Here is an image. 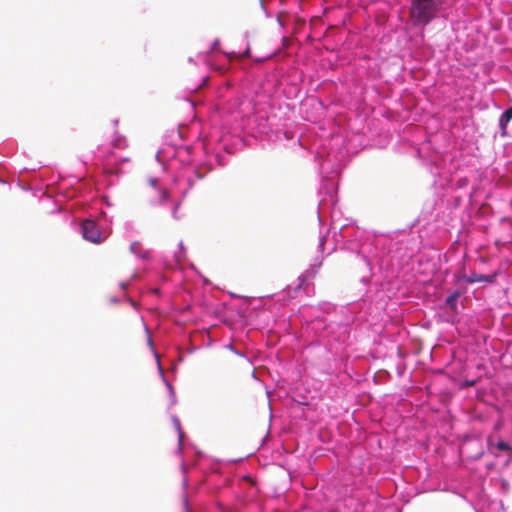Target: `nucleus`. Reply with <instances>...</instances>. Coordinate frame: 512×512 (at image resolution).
Here are the masks:
<instances>
[{
	"label": "nucleus",
	"instance_id": "nucleus-4",
	"mask_svg": "<svg viewBox=\"0 0 512 512\" xmlns=\"http://www.w3.org/2000/svg\"><path fill=\"white\" fill-rule=\"evenodd\" d=\"M494 275H483V274H477V273H472L471 275L469 276H464L463 279L467 282V283H477V282H487V283H492L494 281Z\"/></svg>",
	"mask_w": 512,
	"mask_h": 512
},
{
	"label": "nucleus",
	"instance_id": "nucleus-13",
	"mask_svg": "<svg viewBox=\"0 0 512 512\" xmlns=\"http://www.w3.org/2000/svg\"><path fill=\"white\" fill-rule=\"evenodd\" d=\"M38 176L40 177V181H41V183H42V184H44V179L42 178V175H41V174H39Z\"/></svg>",
	"mask_w": 512,
	"mask_h": 512
},
{
	"label": "nucleus",
	"instance_id": "nucleus-12",
	"mask_svg": "<svg viewBox=\"0 0 512 512\" xmlns=\"http://www.w3.org/2000/svg\"><path fill=\"white\" fill-rule=\"evenodd\" d=\"M249 54H250V48L248 47V48L244 51L243 56H246V57H247V56H249Z\"/></svg>",
	"mask_w": 512,
	"mask_h": 512
},
{
	"label": "nucleus",
	"instance_id": "nucleus-10",
	"mask_svg": "<svg viewBox=\"0 0 512 512\" xmlns=\"http://www.w3.org/2000/svg\"><path fill=\"white\" fill-rule=\"evenodd\" d=\"M105 216L104 212L98 213L97 219H98V225L100 224L101 218Z\"/></svg>",
	"mask_w": 512,
	"mask_h": 512
},
{
	"label": "nucleus",
	"instance_id": "nucleus-1",
	"mask_svg": "<svg viewBox=\"0 0 512 512\" xmlns=\"http://www.w3.org/2000/svg\"><path fill=\"white\" fill-rule=\"evenodd\" d=\"M442 6V0H411L409 21L413 26L425 27L437 15Z\"/></svg>",
	"mask_w": 512,
	"mask_h": 512
},
{
	"label": "nucleus",
	"instance_id": "nucleus-8",
	"mask_svg": "<svg viewBox=\"0 0 512 512\" xmlns=\"http://www.w3.org/2000/svg\"><path fill=\"white\" fill-rule=\"evenodd\" d=\"M110 234V230H104L103 232H100L98 230V236H97V239H98V243H100L101 241L105 240Z\"/></svg>",
	"mask_w": 512,
	"mask_h": 512
},
{
	"label": "nucleus",
	"instance_id": "nucleus-5",
	"mask_svg": "<svg viewBox=\"0 0 512 512\" xmlns=\"http://www.w3.org/2000/svg\"><path fill=\"white\" fill-rule=\"evenodd\" d=\"M512 119V106L508 108L501 116L500 119V127L502 130V135L507 136L509 132L507 131V124Z\"/></svg>",
	"mask_w": 512,
	"mask_h": 512
},
{
	"label": "nucleus",
	"instance_id": "nucleus-11",
	"mask_svg": "<svg viewBox=\"0 0 512 512\" xmlns=\"http://www.w3.org/2000/svg\"><path fill=\"white\" fill-rule=\"evenodd\" d=\"M184 505H185V510H186V512H192V511H191V509H190V508H189V506H188V502H187V500H185V501H184Z\"/></svg>",
	"mask_w": 512,
	"mask_h": 512
},
{
	"label": "nucleus",
	"instance_id": "nucleus-2",
	"mask_svg": "<svg viewBox=\"0 0 512 512\" xmlns=\"http://www.w3.org/2000/svg\"><path fill=\"white\" fill-rule=\"evenodd\" d=\"M44 195L47 196V199L51 201L55 206V208L51 210L50 213H56L67 209L64 205V201L76 196L77 191L75 189L68 191L65 187H52L50 184H47Z\"/></svg>",
	"mask_w": 512,
	"mask_h": 512
},
{
	"label": "nucleus",
	"instance_id": "nucleus-3",
	"mask_svg": "<svg viewBox=\"0 0 512 512\" xmlns=\"http://www.w3.org/2000/svg\"><path fill=\"white\" fill-rule=\"evenodd\" d=\"M75 230L78 231L82 238L93 244H96V220L92 218H84L76 224Z\"/></svg>",
	"mask_w": 512,
	"mask_h": 512
},
{
	"label": "nucleus",
	"instance_id": "nucleus-6",
	"mask_svg": "<svg viewBox=\"0 0 512 512\" xmlns=\"http://www.w3.org/2000/svg\"><path fill=\"white\" fill-rule=\"evenodd\" d=\"M460 297V292L455 291L451 295H449L446 299V305L453 311L456 310L457 304L456 301Z\"/></svg>",
	"mask_w": 512,
	"mask_h": 512
},
{
	"label": "nucleus",
	"instance_id": "nucleus-7",
	"mask_svg": "<svg viewBox=\"0 0 512 512\" xmlns=\"http://www.w3.org/2000/svg\"><path fill=\"white\" fill-rule=\"evenodd\" d=\"M495 446L498 450L506 452L510 460L512 459V447L508 443L503 440H499Z\"/></svg>",
	"mask_w": 512,
	"mask_h": 512
},
{
	"label": "nucleus",
	"instance_id": "nucleus-9",
	"mask_svg": "<svg viewBox=\"0 0 512 512\" xmlns=\"http://www.w3.org/2000/svg\"><path fill=\"white\" fill-rule=\"evenodd\" d=\"M168 196H169L168 191H167V190H163V191H162V196H161V197H162V199H163V200H165V199H167V198H168Z\"/></svg>",
	"mask_w": 512,
	"mask_h": 512
}]
</instances>
